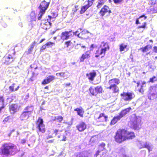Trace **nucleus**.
Segmentation results:
<instances>
[{"mask_svg":"<svg viewBox=\"0 0 157 157\" xmlns=\"http://www.w3.org/2000/svg\"><path fill=\"white\" fill-rule=\"evenodd\" d=\"M104 90H103L101 87H99V93H102V92H104Z\"/></svg>","mask_w":157,"mask_h":157,"instance_id":"nucleus-52","label":"nucleus"},{"mask_svg":"<svg viewBox=\"0 0 157 157\" xmlns=\"http://www.w3.org/2000/svg\"><path fill=\"white\" fill-rule=\"evenodd\" d=\"M17 151V147L10 142L3 144L0 148V155L2 156H8L16 154Z\"/></svg>","mask_w":157,"mask_h":157,"instance_id":"nucleus-2","label":"nucleus"},{"mask_svg":"<svg viewBox=\"0 0 157 157\" xmlns=\"http://www.w3.org/2000/svg\"><path fill=\"white\" fill-rule=\"evenodd\" d=\"M63 120V117L61 116H58L55 117V120L58 121L59 123H61Z\"/></svg>","mask_w":157,"mask_h":157,"instance_id":"nucleus-33","label":"nucleus"},{"mask_svg":"<svg viewBox=\"0 0 157 157\" xmlns=\"http://www.w3.org/2000/svg\"><path fill=\"white\" fill-rule=\"evenodd\" d=\"M30 67L31 68L36 69L37 68V65L35 63H33L31 65Z\"/></svg>","mask_w":157,"mask_h":157,"instance_id":"nucleus-46","label":"nucleus"},{"mask_svg":"<svg viewBox=\"0 0 157 157\" xmlns=\"http://www.w3.org/2000/svg\"><path fill=\"white\" fill-rule=\"evenodd\" d=\"M41 10H40L39 12V14H40V16L38 17V19L39 20H40L41 19L42 16L45 13V12H43Z\"/></svg>","mask_w":157,"mask_h":157,"instance_id":"nucleus-43","label":"nucleus"},{"mask_svg":"<svg viewBox=\"0 0 157 157\" xmlns=\"http://www.w3.org/2000/svg\"><path fill=\"white\" fill-rule=\"evenodd\" d=\"M90 57V52L86 51L82 54L80 58V62H83L85 59H87Z\"/></svg>","mask_w":157,"mask_h":157,"instance_id":"nucleus-20","label":"nucleus"},{"mask_svg":"<svg viewBox=\"0 0 157 157\" xmlns=\"http://www.w3.org/2000/svg\"><path fill=\"white\" fill-rule=\"evenodd\" d=\"M114 3L116 4H121L124 0H113Z\"/></svg>","mask_w":157,"mask_h":157,"instance_id":"nucleus-42","label":"nucleus"},{"mask_svg":"<svg viewBox=\"0 0 157 157\" xmlns=\"http://www.w3.org/2000/svg\"><path fill=\"white\" fill-rule=\"evenodd\" d=\"M33 50V49L29 47L28 50V54H31V52H32Z\"/></svg>","mask_w":157,"mask_h":157,"instance_id":"nucleus-56","label":"nucleus"},{"mask_svg":"<svg viewBox=\"0 0 157 157\" xmlns=\"http://www.w3.org/2000/svg\"><path fill=\"white\" fill-rule=\"evenodd\" d=\"M147 23L146 22H144L143 23V25H140L138 26L137 28L138 29L143 28L144 29H145L146 28V27Z\"/></svg>","mask_w":157,"mask_h":157,"instance_id":"nucleus-40","label":"nucleus"},{"mask_svg":"<svg viewBox=\"0 0 157 157\" xmlns=\"http://www.w3.org/2000/svg\"><path fill=\"white\" fill-rule=\"evenodd\" d=\"M52 16H51L48 15V17L49 18V19H48L47 20H48V21H50L51 19H52Z\"/></svg>","mask_w":157,"mask_h":157,"instance_id":"nucleus-63","label":"nucleus"},{"mask_svg":"<svg viewBox=\"0 0 157 157\" xmlns=\"http://www.w3.org/2000/svg\"><path fill=\"white\" fill-rule=\"evenodd\" d=\"M53 137V136H52V135H50V136H47L46 137V139L47 140H48L49 139H50V138H52Z\"/></svg>","mask_w":157,"mask_h":157,"instance_id":"nucleus-61","label":"nucleus"},{"mask_svg":"<svg viewBox=\"0 0 157 157\" xmlns=\"http://www.w3.org/2000/svg\"><path fill=\"white\" fill-rule=\"evenodd\" d=\"M78 31L74 32V34L77 36L78 37L82 39H86L88 38V31L85 30H83L80 33H78Z\"/></svg>","mask_w":157,"mask_h":157,"instance_id":"nucleus-7","label":"nucleus"},{"mask_svg":"<svg viewBox=\"0 0 157 157\" xmlns=\"http://www.w3.org/2000/svg\"><path fill=\"white\" fill-rule=\"evenodd\" d=\"M62 136H63V139L61 140L63 141H66L67 140V138L66 136L65 135H63Z\"/></svg>","mask_w":157,"mask_h":157,"instance_id":"nucleus-51","label":"nucleus"},{"mask_svg":"<svg viewBox=\"0 0 157 157\" xmlns=\"http://www.w3.org/2000/svg\"><path fill=\"white\" fill-rule=\"evenodd\" d=\"M51 14L52 16V18L53 19L55 18L58 16V14L55 12H52Z\"/></svg>","mask_w":157,"mask_h":157,"instance_id":"nucleus-47","label":"nucleus"},{"mask_svg":"<svg viewBox=\"0 0 157 157\" xmlns=\"http://www.w3.org/2000/svg\"><path fill=\"white\" fill-rule=\"evenodd\" d=\"M33 106L32 105H28L25 108V111L30 115L33 110Z\"/></svg>","mask_w":157,"mask_h":157,"instance_id":"nucleus-22","label":"nucleus"},{"mask_svg":"<svg viewBox=\"0 0 157 157\" xmlns=\"http://www.w3.org/2000/svg\"><path fill=\"white\" fill-rule=\"evenodd\" d=\"M46 47L45 44L42 45L40 48V52H43L46 49Z\"/></svg>","mask_w":157,"mask_h":157,"instance_id":"nucleus-44","label":"nucleus"},{"mask_svg":"<svg viewBox=\"0 0 157 157\" xmlns=\"http://www.w3.org/2000/svg\"><path fill=\"white\" fill-rule=\"evenodd\" d=\"M30 17L32 21H35L36 20V16L35 14H33V16L30 15Z\"/></svg>","mask_w":157,"mask_h":157,"instance_id":"nucleus-45","label":"nucleus"},{"mask_svg":"<svg viewBox=\"0 0 157 157\" xmlns=\"http://www.w3.org/2000/svg\"><path fill=\"white\" fill-rule=\"evenodd\" d=\"M86 124L83 122H80L76 126L77 129L79 132L83 131L86 129Z\"/></svg>","mask_w":157,"mask_h":157,"instance_id":"nucleus-15","label":"nucleus"},{"mask_svg":"<svg viewBox=\"0 0 157 157\" xmlns=\"http://www.w3.org/2000/svg\"><path fill=\"white\" fill-rule=\"evenodd\" d=\"M155 94L154 93H153L150 94L148 97L149 99L152 100L156 98Z\"/></svg>","mask_w":157,"mask_h":157,"instance_id":"nucleus-39","label":"nucleus"},{"mask_svg":"<svg viewBox=\"0 0 157 157\" xmlns=\"http://www.w3.org/2000/svg\"><path fill=\"white\" fill-rule=\"evenodd\" d=\"M72 43L71 40H69L65 42L64 43V45L65 46V47L68 48L69 46L71 45Z\"/></svg>","mask_w":157,"mask_h":157,"instance_id":"nucleus-36","label":"nucleus"},{"mask_svg":"<svg viewBox=\"0 0 157 157\" xmlns=\"http://www.w3.org/2000/svg\"><path fill=\"white\" fill-rule=\"evenodd\" d=\"M153 51L155 53H157V47L155 46L153 47Z\"/></svg>","mask_w":157,"mask_h":157,"instance_id":"nucleus-53","label":"nucleus"},{"mask_svg":"<svg viewBox=\"0 0 157 157\" xmlns=\"http://www.w3.org/2000/svg\"><path fill=\"white\" fill-rule=\"evenodd\" d=\"M36 44V42L35 41H34L30 45V48L33 49Z\"/></svg>","mask_w":157,"mask_h":157,"instance_id":"nucleus-48","label":"nucleus"},{"mask_svg":"<svg viewBox=\"0 0 157 157\" xmlns=\"http://www.w3.org/2000/svg\"><path fill=\"white\" fill-rule=\"evenodd\" d=\"M144 17V19H146L147 17V16H145V14H143L140 16L138 18H139L140 19V18L142 17Z\"/></svg>","mask_w":157,"mask_h":157,"instance_id":"nucleus-54","label":"nucleus"},{"mask_svg":"<svg viewBox=\"0 0 157 157\" xmlns=\"http://www.w3.org/2000/svg\"><path fill=\"white\" fill-rule=\"evenodd\" d=\"M90 91L93 95H96L98 93V88L97 87L95 88H90Z\"/></svg>","mask_w":157,"mask_h":157,"instance_id":"nucleus-30","label":"nucleus"},{"mask_svg":"<svg viewBox=\"0 0 157 157\" xmlns=\"http://www.w3.org/2000/svg\"><path fill=\"white\" fill-rule=\"evenodd\" d=\"M96 75V72L94 71L92 72L87 73L86 74V77L87 78L90 80L92 81L94 80V77Z\"/></svg>","mask_w":157,"mask_h":157,"instance_id":"nucleus-18","label":"nucleus"},{"mask_svg":"<svg viewBox=\"0 0 157 157\" xmlns=\"http://www.w3.org/2000/svg\"><path fill=\"white\" fill-rule=\"evenodd\" d=\"M107 118V116L103 113H101L99 116V122L102 123L106 121Z\"/></svg>","mask_w":157,"mask_h":157,"instance_id":"nucleus-24","label":"nucleus"},{"mask_svg":"<svg viewBox=\"0 0 157 157\" xmlns=\"http://www.w3.org/2000/svg\"><path fill=\"white\" fill-rule=\"evenodd\" d=\"M19 109V107L17 104H11L9 106V111L12 113H14Z\"/></svg>","mask_w":157,"mask_h":157,"instance_id":"nucleus-13","label":"nucleus"},{"mask_svg":"<svg viewBox=\"0 0 157 157\" xmlns=\"http://www.w3.org/2000/svg\"><path fill=\"white\" fill-rule=\"evenodd\" d=\"M49 3L46 2L45 0L42 1L40 3L39 6L40 10L44 12H45L46 10L48 8Z\"/></svg>","mask_w":157,"mask_h":157,"instance_id":"nucleus-11","label":"nucleus"},{"mask_svg":"<svg viewBox=\"0 0 157 157\" xmlns=\"http://www.w3.org/2000/svg\"><path fill=\"white\" fill-rule=\"evenodd\" d=\"M132 109L131 107H129L126 108L122 110L119 113V115L122 118L127 114L129 113Z\"/></svg>","mask_w":157,"mask_h":157,"instance_id":"nucleus-17","label":"nucleus"},{"mask_svg":"<svg viewBox=\"0 0 157 157\" xmlns=\"http://www.w3.org/2000/svg\"><path fill=\"white\" fill-rule=\"evenodd\" d=\"M156 0H151L150 2L149 3L150 4H151L152 5H154L155 4H156L157 3L156 2Z\"/></svg>","mask_w":157,"mask_h":157,"instance_id":"nucleus-49","label":"nucleus"},{"mask_svg":"<svg viewBox=\"0 0 157 157\" xmlns=\"http://www.w3.org/2000/svg\"><path fill=\"white\" fill-rule=\"evenodd\" d=\"M70 83H67L65 84L64 85L65 87H67L68 86H70L71 85Z\"/></svg>","mask_w":157,"mask_h":157,"instance_id":"nucleus-60","label":"nucleus"},{"mask_svg":"<svg viewBox=\"0 0 157 157\" xmlns=\"http://www.w3.org/2000/svg\"><path fill=\"white\" fill-rule=\"evenodd\" d=\"M137 121V117H135L132 120L130 121V126L132 128L135 130H136L138 128L139 124Z\"/></svg>","mask_w":157,"mask_h":157,"instance_id":"nucleus-12","label":"nucleus"},{"mask_svg":"<svg viewBox=\"0 0 157 157\" xmlns=\"http://www.w3.org/2000/svg\"><path fill=\"white\" fill-rule=\"evenodd\" d=\"M26 142V140L25 139H22L21 140V143L22 144H24Z\"/></svg>","mask_w":157,"mask_h":157,"instance_id":"nucleus-55","label":"nucleus"},{"mask_svg":"<svg viewBox=\"0 0 157 157\" xmlns=\"http://www.w3.org/2000/svg\"><path fill=\"white\" fill-rule=\"evenodd\" d=\"M55 79V77L53 75H50L44 79L41 82L42 85H46Z\"/></svg>","mask_w":157,"mask_h":157,"instance_id":"nucleus-14","label":"nucleus"},{"mask_svg":"<svg viewBox=\"0 0 157 157\" xmlns=\"http://www.w3.org/2000/svg\"><path fill=\"white\" fill-rule=\"evenodd\" d=\"M78 5H75V11L76 12L78 9Z\"/></svg>","mask_w":157,"mask_h":157,"instance_id":"nucleus-64","label":"nucleus"},{"mask_svg":"<svg viewBox=\"0 0 157 157\" xmlns=\"http://www.w3.org/2000/svg\"><path fill=\"white\" fill-rule=\"evenodd\" d=\"M94 1V0H88L87 4L81 7L79 11L80 13L82 14L84 13L92 5Z\"/></svg>","mask_w":157,"mask_h":157,"instance_id":"nucleus-8","label":"nucleus"},{"mask_svg":"<svg viewBox=\"0 0 157 157\" xmlns=\"http://www.w3.org/2000/svg\"><path fill=\"white\" fill-rule=\"evenodd\" d=\"M55 44L54 42H48L46 43L45 44L46 46L49 47L50 46H52L53 45H55Z\"/></svg>","mask_w":157,"mask_h":157,"instance_id":"nucleus-41","label":"nucleus"},{"mask_svg":"<svg viewBox=\"0 0 157 157\" xmlns=\"http://www.w3.org/2000/svg\"><path fill=\"white\" fill-rule=\"evenodd\" d=\"M104 46H105L104 48H102L101 50V52L100 53V55H104L105 52L107 50V49H109V47L108 45V44L106 43H105L104 44Z\"/></svg>","mask_w":157,"mask_h":157,"instance_id":"nucleus-29","label":"nucleus"},{"mask_svg":"<svg viewBox=\"0 0 157 157\" xmlns=\"http://www.w3.org/2000/svg\"><path fill=\"white\" fill-rule=\"evenodd\" d=\"M56 75L57 76H60L62 78H64L67 76V75L65 72L57 73L56 74Z\"/></svg>","mask_w":157,"mask_h":157,"instance_id":"nucleus-32","label":"nucleus"},{"mask_svg":"<svg viewBox=\"0 0 157 157\" xmlns=\"http://www.w3.org/2000/svg\"><path fill=\"white\" fill-rule=\"evenodd\" d=\"M157 81V77L155 76H154L152 78H150L148 81V82H151V83H154L155 81Z\"/></svg>","mask_w":157,"mask_h":157,"instance_id":"nucleus-37","label":"nucleus"},{"mask_svg":"<svg viewBox=\"0 0 157 157\" xmlns=\"http://www.w3.org/2000/svg\"><path fill=\"white\" fill-rule=\"evenodd\" d=\"M30 114L25 111L23 112L20 116V118L21 120H27L29 117Z\"/></svg>","mask_w":157,"mask_h":157,"instance_id":"nucleus-23","label":"nucleus"},{"mask_svg":"<svg viewBox=\"0 0 157 157\" xmlns=\"http://www.w3.org/2000/svg\"><path fill=\"white\" fill-rule=\"evenodd\" d=\"M36 128L37 132H40L42 133H44L46 131L45 126L44 124V121L43 119L40 117H39L38 119L36 121Z\"/></svg>","mask_w":157,"mask_h":157,"instance_id":"nucleus-4","label":"nucleus"},{"mask_svg":"<svg viewBox=\"0 0 157 157\" xmlns=\"http://www.w3.org/2000/svg\"><path fill=\"white\" fill-rule=\"evenodd\" d=\"M77 157H89V156L87 154L80 153L77 155Z\"/></svg>","mask_w":157,"mask_h":157,"instance_id":"nucleus-38","label":"nucleus"},{"mask_svg":"<svg viewBox=\"0 0 157 157\" xmlns=\"http://www.w3.org/2000/svg\"><path fill=\"white\" fill-rule=\"evenodd\" d=\"M135 137V133L125 129H119L116 132L114 136L115 141L120 144L127 140H131Z\"/></svg>","mask_w":157,"mask_h":157,"instance_id":"nucleus-1","label":"nucleus"},{"mask_svg":"<svg viewBox=\"0 0 157 157\" xmlns=\"http://www.w3.org/2000/svg\"><path fill=\"white\" fill-rule=\"evenodd\" d=\"M58 132V129H55L53 132V133L55 134V135H56L57 134V133Z\"/></svg>","mask_w":157,"mask_h":157,"instance_id":"nucleus-58","label":"nucleus"},{"mask_svg":"<svg viewBox=\"0 0 157 157\" xmlns=\"http://www.w3.org/2000/svg\"><path fill=\"white\" fill-rule=\"evenodd\" d=\"M127 46L126 44H124L123 43L120 44L119 45L120 51L121 52L124 50V49L126 48Z\"/></svg>","mask_w":157,"mask_h":157,"instance_id":"nucleus-31","label":"nucleus"},{"mask_svg":"<svg viewBox=\"0 0 157 157\" xmlns=\"http://www.w3.org/2000/svg\"><path fill=\"white\" fill-rule=\"evenodd\" d=\"M133 82L136 84V85L135 86V91H138L142 94H143L144 91V89L146 87V82L142 80H139L136 82V81L134 80Z\"/></svg>","mask_w":157,"mask_h":157,"instance_id":"nucleus-3","label":"nucleus"},{"mask_svg":"<svg viewBox=\"0 0 157 157\" xmlns=\"http://www.w3.org/2000/svg\"><path fill=\"white\" fill-rule=\"evenodd\" d=\"M74 111H77V114L80 117H83L84 111L83 109L81 107L77 108L74 109Z\"/></svg>","mask_w":157,"mask_h":157,"instance_id":"nucleus-21","label":"nucleus"},{"mask_svg":"<svg viewBox=\"0 0 157 157\" xmlns=\"http://www.w3.org/2000/svg\"><path fill=\"white\" fill-rule=\"evenodd\" d=\"M121 97L124 101H130L135 97L134 94L133 92H123L120 94Z\"/></svg>","mask_w":157,"mask_h":157,"instance_id":"nucleus-5","label":"nucleus"},{"mask_svg":"<svg viewBox=\"0 0 157 157\" xmlns=\"http://www.w3.org/2000/svg\"><path fill=\"white\" fill-rule=\"evenodd\" d=\"M72 32V30H71L69 31H66L62 32L60 36L61 39L63 40H67L70 39L72 36V35L70 34Z\"/></svg>","mask_w":157,"mask_h":157,"instance_id":"nucleus-9","label":"nucleus"},{"mask_svg":"<svg viewBox=\"0 0 157 157\" xmlns=\"http://www.w3.org/2000/svg\"><path fill=\"white\" fill-rule=\"evenodd\" d=\"M14 58L11 55L5 56L2 59V62L3 63L8 65L13 62Z\"/></svg>","mask_w":157,"mask_h":157,"instance_id":"nucleus-6","label":"nucleus"},{"mask_svg":"<svg viewBox=\"0 0 157 157\" xmlns=\"http://www.w3.org/2000/svg\"><path fill=\"white\" fill-rule=\"evenodd\" d=\"M139 18H138L136 21V25H138V24H140V22H139Z\"/></svg>","mask_w":157,"mask_h":157,"instance_id":"nucleus-57","label":"nucleus"},{"mask_svg":"<svg viewBox=\"0 0 157 157\" xmlns=\"http://www.w3.org/2000/svg\"><path fill=\"white\" fill-rule=\"evenodd\" d=\"M105 144L104 143H102L99 146V151H101L104 150Z\"/></svg>","mask_w":157,"mask_h":157,"instance_id":"nucleus-35","label":"nucleus"},{"mask_svg":"<svg viewBox=\"0 0 157 157\" xmlns=\"http://www.w3.org/2000/svg\"><path fill=\"white\" fill-rule=\"evenodd\" d=\"M120 80L118 78H114L109 80L108 83L109 85V86H111L113 85H118L120 83Z\"/></svg>","mask_w":157,"mask_h":157,"instance_id":"nucleus-16","label":"nucleus"},{"mask_svg":"<svg viewBox=\"0 0 157 157\" xmlns=\"http://www.w3.org/2000/svg\"><path fill=\"white\" fill-rule=\"evenodd\" d=\"M148 10L150 12H152L153 13H157V3L155 4L154 5H151V6Z\"/></svg>","mask_w":157,"mask_h":157,"instance_id":"nucleus-27","label":"nucleus"},{"mask_svg":"<svg viewBox=\"0 0 157 157\" xmlns=\"http://www.w3.org/2000/svg\"><path fill=\"white\" fill-rule=\"evenodd\" d=\"M152 48V46L150 45H147L144 47H143L140 48L143 53H145L148 51L149 49H151Z\"/></svg>","mask_w":157,"mask_h":157,"instance_id":"nucleus-25","label":"nucleus"},{"mask_svg":"<svg viewBox=\"0 0 157 157\" xmlns=\"http://www.w3.org/2000/svg\"><path fill=\"white\" fill-rule=\"evenodd\" d=\"M102 17L105 14H109L111 13V11L109 7L106 5L104 6L99 12Z\"/></svg>","mask_w":157,"mask_h":157,"instance_id":"nucleus-10","label":"nucleus"},{"mask_svg":"<svg viewBox=\"0 0 157 157\" xmlns=\"http://www.w3.org/2000/svg\"><path fill=\"white\" fill-rule=\"evenodd\" d=\"M5 107V105H3L2 106H0V113H1V112L2 110L4 109Z\"/></svg>","mask_w":157,"mask_h":157,"instance_id":"nucleus-62","label":"nucleus"},{"mask_svg":"<svg viewBox=\"0 0 157 157\" xmlns=\"http://www.w3.org/2000/svg\"><path fill=\"white\" fill-rule=\"evenodd\" d=\"M108 89L112 90L113 93H118L119 92V90L118 87L116 85H113L111 86H109L107 88Z\"/></svg>","mask_w":157,"mask_h":157,"instance_id":"nucleus-26","label":"nucleus"},{"mask_svg":"<svg viewBox=\"0 0 157 157\" xmlns=\"http://www.w3.org/2000/svg\"><path fill=\"white\" fill-rule=\"evenodd\" d=\"M20 87L19 85L16 83H13L11 86H9V90L11 93L17 90Z\"/></svg>","mask_w":157,"mask_h":157,"instance_id":"nucleus-19","label":"nucleus"},{"mask_svg":"<svg viewBox=\"0 0 157 157\" xmlns=\"http://www.w3.org/2000/svg\"><path fill=\"white\" fill-rule=\"evenodd\" d=\"M121 118V117L119 115L117 116H115L111 120L110 124L111 125H113L116 124L117 121Z\"/></svg>","mask_w":157,"mask_h":157,"instance_id":"nucleus-28","label":"nucleus"},{"mask_svg":"<svg viewBox=\"0 0 157 157\" xmlns=\"http://www.w3.org/2000/svg\"><path fill=\"white\" fill-rule=\"evenodd\" d=\"M144 147L147 148L148 149H149L150 148V146L148 144H146L145 145Z\"/></svg>","mask_w":157,"mask_h":157,"instance_id":"nucleus-59","label":"nucleus"},{"mask_svg":"<svg viewBox=\"0 0 157 157\" xmlns=\"http://www.w3.org/2000/svg\"><path fill=\"white\" fill-rule=\"evenodd\" d=\"M4 102L5 99L3 96H0V105H1V106L5 105L4 104Z\"/></svg>","mask_w":157,"mask_h":157,"instance_id":"nucleus-34","label":"nucleus"},{"mask_svg":"<svg viewBox=\"0 0 157 157\" xmlns=\"http://www.w3.org/2000/svg\"><path fill=\"white\" fill-rule=\"evenodd\" d=\"M55 139H53L50 140H48L46 141V143L48 144H52L55 141Z\"/></svg>","mask_w":157,"mask_h":157,"instance_id":"nucleus-50","label":"nucleus"}]
</instances>
